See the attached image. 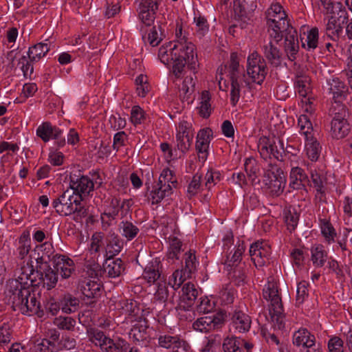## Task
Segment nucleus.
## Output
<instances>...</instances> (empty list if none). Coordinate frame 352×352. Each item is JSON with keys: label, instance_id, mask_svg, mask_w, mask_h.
Instances as JSON below:
<instances>
[{"label": "nucleus", "instance_id": "obj_1", "mask_svg": "<svg viewBox=\"0 0 352 352\" xmlns=\"http://www.w3.org/2000/svg\"><path fill=\"white\" fill-rule=\"evenodd\" d=\"M58 274L50 265H37L36 270L30 273L23 272L19 276L21 280L12 283L6 292L8 302L11 304L14 311H19L25 315L38 312L40 302L34 293L31 292L29 286H43L47 290L54 288L58 281Z\"/></svg>", "mask_w": 352, "mask_h": 352}, {"label": "nucleus", "instance_id": "obj_2", "mask_svg": "<svg viewBox=\"0 0 352 352\" xmlns=\"http://www.w3.org/2000/svg\"><path fill=\"white\" fill-rule=\"evenodd\" d=\"M158 56L162 63L168 65L173 61V74L175 78L183 77L186 72V65L190 71L196 74L199 66L195 45L183 38L176 41H170L163 45L160 49Z\"/></svg>", "mask_w": 352, "mask_h": 352}, {"label": "nucleus", "instance_id": "obj_3", "mask_svg": "<svg viewBox=\"0 0 352 352\" xmlns=\"http://www.w3.org/2000/svg\"><path fill=\"white\" fill-rule=\"evenodd\" d=\"M270 38L276 43L285 38L284 48L290 60L296 59L299 45L296 30L289 24L286 12L272 17H266Z\"/></svg>", "mask_w": 352, "mask_h": 352}, {"label": "nucleus", "instance_id": "obj_4", "mask_svg": "<svg viewBox=\"0 0 352 352\" xmlns=\"http://www.w3.org/2000/svg\"><path fill=\"white\" fill-rule=\"evenodd\" d=\"M263 183L267 192L272 197H278L283 192L286 177L276 162H270L265 168Z\"/></svg>", "mask_w": 352, "mask_h": 352}, {"label": "nucleus", "instance_id": "obj_5", "mask_svg": "<svg viewBox=\"0 0 352 352\" xmlns=\"http://www.w3.org/2000/svg\"><path fill=\"white\" fill-rule=\"evenodd\" d=\"M263 296L265 300L270 301L269 311L272 321L277 324L278 329L283 328L284 310L276 283L269 280L263 288Z\"/></svg>", "mask_w": 352, "mask_h": 352}, {"label": "nucleus", "instance_id": "obj_6", "mask_svg": "<svg viewBox=\"0 0 352 352\" xmlns=\"http://www.w3.org/2000/svg\"><path fill=\"white\" fill-rule=\"evenodd\" d=\"M281 150H284L283 140L275 137L262 136L258 142V151L261 157L268 163L273 162L272 159L283 160Z\"/></svg>", "mask_w": 352, "mask_h": 352}, {"label": "nucleus", "instance_id": "obj_7", "mask_svg": "<svg viewBox=\"0 0 352 352\" xmlns=\"http://www.w3.org/2000/svg\"><path fill=\"white\" fill-rule=\"evenodd\" d=\"M81 199L74 195L72 190H66L52 201V206L60 216H69L83 208L79 207Z\"/></svg>", "mask_w": 352, "mask_h": 352}, {"label": "nucleus", "instance_id": "obj_8", "mask_svg": "<svg viewBox=\"0 0 352 352\" xmlns=\"http://www.w3.org/2000/svg\"><path fill=\"white\" fill-rule=\"evenodd\" d=\"M330 113L333 116L331 122V134L333 138L342 139L346 137L350 131V125L345 118L346 110L342 104H338V109L332 107Z\"/></svg>", "mask_w": 352, "mask_h": 352}, {"label": "nucleus", "instance_id": "obj_9", "mask_svg": "<svg viewBox=\"0 0 352 352\" xmlns=\"http://www.w3.org/2000/svg\"><path fill=\"white\" fill-rule=\"evenodd\" d=\"M246 71L253 82L261 85L264 82L268 69L265 59L257 52L248 56Z\"/></svg>", "mask_w": 352, "mask_h": 352}, {"label": "nucleus", "instance_id": "obj_10", "mask_svg": "<svg viewBox=\"0 0 352 352\" xmlns=\"http://www.w3.org/2000/svg\"><path fill=\"white\" fill-rule=\"evenodd\" d=\"M113 258H107L103 265V273L107 274L109 278H116L120 276L124 271L123 261L120 258L113 260ZM90 272L89 274L91 277H98L101 276L102 270L98 263H94L90 266Z\"/></svg>", "mask_w": 352, "mask_h": 352}, {"label": "nucleus", "instance_id": "obj_11", "mask_svg": "<svg viewBox=\"0 0 352 352\" xmlns=\"http://www.w3.org/2000/svg\"><path fill=\"white\" fill-rule=\"evenodd\" d=\"M36 135L45 142H49L50 139L54 140V144L58 148L63 147L66 143L63 131L49 122H44L38 126Z\"/></svg>", "mask_w": 352, "mask_h": 352}, {"label": "nucleus", "instance_id": "obj_12", "mask_svg": "<svg viewBox=\"0 0 352 352\" xmlns=\"http://www.w3.org/2000/svg\"><path fill=\"white\" fill-rule=\"evenodd\" d=\"M292 344L299 348L300 352H305L317 347L315 336L306 328H300L292 336Z\"/></svg>", "mask_w": 352, "mask_h": 352}, {"label": "nucleus", "instance_id": "obj_13", "mask_svg": "<svg viewBox=\"0 0 352 352\" xmlns=\"http://www.w3.org/2000/svg\"><path fill=\"white\" fill-rule=\"evenodd\" d=\"M250 255L256 267H263L268 261L271 252L265 241H256L250 248Z\"/></svg>", "mask_w": 352, "mask_h": 352}, {"label": "nucleus", "instance_id": "obj_14", "mask_svg": "<svg viewBox=\"0 0 352 352\" xmlns=\"http://www.w3.org/2000/svg\"><path fill=\"white\" fill-rule=\"evenodd\" d=\"M229 315L231 320L230 327L235 332L243 333L249 331L252 324V319L248 314L236 308L230 312Z\"/></svg>", "mask_w": 352, "mask_h": 352}, {"label": "nucleus", "instance_id": "obj_15", "mask_svg": "<svg viewBox=\"0 0 352 352\" xmlns=\"http://www.w3.org/2000/svg\"><path fill=\"white\" fill-rule=\"evenodd\" d=\"M69 186L74 195L82 199V196H86L94 190V184L87 176L78 177L70 176Z\"/></svg>", "mask_w": 352, "mask_h": 352}, {"label": "nucleus", "instance_id": "obj_16", "mask_svg": "<svg viewBox=\"0 0 352 352\" xmlns=\"http://www.w3.org/2000/svg\"><path fill=\"white\" fill-rule=\"evenodd\" d=\"M53 267L60 275L61 279H68L75 273L76 267L74 262L67 256H55L54 257Z\"/></svg>", "mask_w": 352, "mask_h": 352}, {"label": "nucleus", "instance_id": "obj_17", "mask_svg": "<svg viewBox=\"0 0 352 352\" xmlns=\"http://www.w3.org/2000/svg\"><path fill=\"white\" fill-rule=\"evenodd\" d=\"M327 89L332 99L336 103V107L338 109V104H342V102L346 99L348 94V87L338 78H332L327 81Z\"/></svg>", "mask_w": 352, "mask_h": 352}, {"label": "nucleus", "instance_id": "obj_18", "mask_svg": "<svg viewBox=\"0 0 352 352\" xmlns=\"http://www.w3.org/2000/svg\"><path fill=\"white\" fill-rule=\"evenodd\" d=\"M222 314L204 316L198 318L192 324L195 330L200 332H208L212 329H219L223 324Z\"/></svg>", "mask_w": 352, "mask_h": 352}, {"label": "nucleus", "instance_id": "obj_19", "mask_svg": "<svg viewBox=\"0 0 352 352\" xmlns=\"http://www.w3.org/2000/svg\"><path fill=\"white\" fill-rule=\"evenodd\" d=\"M198 296V290L195 285L190 282L185 283L179 296V307L184 311L188 310L194 305Z\"/></svg>", "mask_w": 352, "mask_h": 352}, {"label": "nucleus", "instance_id": "obj_20", "mask_svg": "<svg viewBox=\"0 0 352 352\" xmlns=\"http://www.w3.org/2000/svg\"><path fill=\"white\" fill-rule=\"evenodd\" d=\"M212 131L210 128H204L197 133L195 148L199 154V158L205 161L208 156V149Z\"/></svg>", "mask_w": 352, "mask_h": 352}, {"label": "nucleus", "instance_id": "obj_21", "mask_svg": "<svg viewBox=\"0 0 352 352\" xmlns=\"http://www.w3.org/2000/svg\"><path fill=\"white\" fill-rule=\"evenodd\" d=\"M132 204L133 201L131 199H124L121 203L120 199L112 197L104 212L109 214L110 216L111 215L116 217L120 210L121 216L124 217L126 216L130 211Z\"/></svg>", "mask_w": 352, "mask_h": 352}, {"label": "nucleus", "instance_id": "obj_22", "mask_svg": "<svg viewBox=\"0 0 352 352\" xmlns=\"http://www.w3.org/2000/svg\"><path fill=\"white\" fill-rule=\"evenodd\" d=\"M123 241L113 232H109L104 237V245L107 258H113L118 254L123 248Z\"/></svg>", "mask_w": 352, "mask_h": 352}, {"label": "nucleus", "instance_id": "obj_23", "mask_svg": "<svg viewBox=\"0 0 352 352\" xmlns=\"http://www.w3.org/2000/svg\"><path fill=\"white\" fill-rule=\"evenodd\" d=\"M78 288L83 296L87 298H96L101 294V285L89 278H85L80 280Z\"/></svg>", "mask_w": 352, "mask_h": 352}, {"label": "nucleus", "instance_id": "obj_24", "mask_svg": "<svg viewBox=\"0 0 352 352\" xmlns=\"http://www.w3.org/2000/svg\"><path fill=\"white\" fill-rule=\"evenodd\" d=\"M289 175V186L295 190L302 189L309 183L308 176L304 170L298 166H293Z\"/></svg>", "mask_w": 352, "mask_h": 352}, {"label": "nucleus", "instance_id": "obj_25", "mask_svg": "<svg viewBox=\"0 0 352 352\" xmlns=\"http://www.w3.org/2000/svg\"><path fill=\"white\" fill-rule=\"evenodd\" d=\"M38 256L36 258L37 265H49V262L54 263V257L60 254H54V250L52 243H44L37 247Z\"/></svg>", "mask_w": 352, "mask_h": 352}, {"label": "nucleus", "instance_id": "obj_26", "mask_svg": "<svg viewBox=\"0 0 352 352\" xmlns=\"http://www.w3.org/2000/svg\"><path fill=\"white\" fill-rule=\"evenodd\" d=\"M262 52L264 56L271 65L274 67H278L280 65L282 53L271 41L263 45Z\"/></svg>", "mask_w": 352, "mask_h": 352}, {"label": "nucleus", "instance_id": "obj_27", "mask_svg": "<svg viewBox=\"0 0 352 352\" xmlns=\"http://www.w3.org/2000/svg\"><path fill=\"white\" fill-rule=\"evenodd\" d=\"M161 265L160 261L157 258L152 260L146 266L144 272L143 277L149 283H154L155 281L161 279Z\"/></svg>", "mask_w": 352, "mask_h": 352}, {"label": "nucleus", "instance_id": "obj_28", "mask_svg": "<svg viewBox=\"0 0 352 352\" xmlns=\"http://www.w3.org/2000/svg\"><path fill=\"white\" fill-rule=\"evenodd\" d=\"M61 310L65 314H71L76 311L79 308L80 300L69 293L64 294L59 297Z\"/></svg>", "mask_w": 352, "mask_h": 352}, {"label": "nucleus", "instance_id": "obj_29", "mask_svg": "<svg viewBox=\"0 0 352 352\" xmlns=\"http://www.w3.org/2000/svg\"><path fill=\"white\" fill-rule=\"evenodd\" d=\"M305 151L308 158L312 162L318 160L321 153V146L316 138L311 135L306 137Z\"/></svg>", "mask_w": 352, "mask_h": 352}, {"label": "nucleus", "instance_id": "obj_30", "mask_svg": "<svg viewBox=\"0 0 352 352\" xmlns=\"http://www.w3.org/2000/svg\"><path fill=\"white\" fill-rule=\"evenodd\" d=\"M148 322L145 319L140 320L131 328L129 336L134 341H144L146 338Z\"/></svg>", "mask_w": 352, "mask_h": 352}, {"label": "nucleus", "instance_id": "obj_31", "mask_svg": "<svg viewBox=\"0 0 352 352\" xmlns=\"http://www.w3.org/2000/svg\"><path fill=\"white\" fill-rule=\"evenodd\" d=\"M87 334L89 340L96 346H98L101 351L103 350V346L107 345L109 337L105 335V333L97 329L90 328L87 330Z\"/></svg>", "mask_w": 352, "mask_h": 352}, {"label": "nucleus", "instance_id": "obj_32", "mask_svg": "<svg viewBox=\"0 0 352 352\" xmlns=\"http://www.w3.org/2000/svg\"><path fill=\"white\" fill-rule=\"evenodd\" d=\"M302 47L307 50H314L318 46V30L316 28H311L307 34L303 33L300 35Z\"/></svg>", "mask_w": 352, "mask_h": 352}, {"label": "nucleus", "instance_id": "obj_33", "mask_svg": "<svg viewBox=\"0 0 352 352\" xmlns=\"http://www.w3.org/2000/svg\"><path fill=\"white\" fill-rule=\"evenodd\" d=\"M158 340L160 346L166 349L170 347H183V350L187 351L190 347L186 342L184 340H179L178 338L168 335L160 336Z\"/></svg>", "mask_w": 352, "mask_h": 352}, {"label": "nucleus", "instance_id": "obj_34", "mask_svg": "<svg viewBox=\"0 0 352 352\" xmlns=\"http://www.w3.org/2000/svg\"><path fill=\"white\" fill-rule=\"evenodd\" d=\"M196 83L195 74L190 71L188 75H186L183 80L182 87L179 88L180 96H183L184 99H188L189 96L195 91Z\"/></svg>", "mask_w": 352, "mask_h": 352}, {"label": "nucleus", "instance_id": "obj_35", "mask_svg": "<svg viewBox=\"0 0 352 352\" xmlns=\"http://www.w3.org/2000/svg\"><path fill=\"white\" fill-rule=\"evenodd\" d=\"M172 192V186H162V184L157 182L151 192L152 204L160 203L165 197L171 195Z\"/></svg>", "mask_w": 352, "mask_h": 352}, {"label": "nucleus", "instance_id": "obj_36", "mask_svg": "<svg viewBox=\"0 0 352 352\" xmlns=\"http://www.w3.org/2000/svg\"><path fill=\"white\" fill-rule=\"evenodd\" d=\"M129 349V343L124 339L118 338L108 340L107 345L104 347L102 352H128Z\"/></svg>", "mask_w": 352, "mask_h": 352}, {"label": "nucleus", "instance_id": "obj_37", "mask_svg": "<svg viewBox=\"0 0 352 352\" xmlns=\"http://www.w3.org/2000/svg\"><path fill=\"white\" fill-rule=\"evenodd\" d=\"M50 51L47 43H39L29 48L28 56L31 61H38Z\"/></svg>", "mask_w": 352, "mask_h": 352}, {"label": "nucleus", "instance_id": "obj_38", "mask_svg": "<svg viewBox=\"0 0 352 352\" xmlns=\"http://www.w3.org/2000/svg\"><path fill=\"white\" fill-rule=\"evenodd\" d=\"M119 230L123 237L128 241L135 239L140 232V229L132 222L129 221H122L119 225Z\"/></svg>", "mask_w": 352, "mask_h": 352}, {"label": "nucleus", "instance_id": "obj_39", "mask_svg": "<svg viewBox=\"0 0 352 352\" xmlns=\"http://www.w3.org/2000/svg\"><path fill=\"white\" fill-rule=\"evenodd\" d=\"M199 100V106L197 107L198 113L201 117L207 118L210 116L212 111L209 91H203Z\"/></svg>", "mask_w": 352, "mask_h": 352}, {"label": "nucleus", "instance_id": "obj_40", "mask_svg": "<svg viewBox=\"0 0 352 352\" xmlns=\"http://www.w3.org/2000/svg\"><path fill=\"white\" fill-rule=\"evenodd\" d=\"M31 248V240L29 232H23L19 239V247L17 251L21 259L28 255Z\"/></svg>", "mask_w": 352, "mask_h": 352}, {"label": "nucleus", "instance_id": "obj_41", "mask_svg": "<svg viewBox=\"0 0 352 352\" xmlns=\"http://www.w3.org/2000/svg\"><path fill=\"white\" fill-rule=\"evenodd\" d=\"M231 80V90H230V100L232 105H236L240 98L241 87L244 82L245 85H249V82L247 79H230Z\"/></svg>", "mask_w": 352, "mask_h": 352}, {"label": "nucleus", "instance_id": "obj_42", "mask_svg": "<svg viewBox=\"0 0 352 352\" xmlns=\"http://www.w3.org/2000/svg\"><path fill=\"white\" fill-rule=\"evenodd\" d=\"M185 267L182 270L185 277H190L196 271L198 262L194 252L189 251L184 254Z\"/></svg>", "mask_w": 352, "mask_h": 352}, {"label": "nucleus", "instance_id": "obj_43", "mask_svg": "<svg viewBox=\"0 0 352 352\" xmlns=\"http://www.w3.org/2000/svg\"><path fill=\"white\" fill-rule=\"evenodd\" d=\"M230 79H246L243 72L240 71V65L236 53H232L230 60Z\"/></svg>", "mask_w": 352, "mask_h": 352}, {"label": "nucleus", "instance_id": "obj_44", "mask_svg": "<svg viewBox=\"0 0 352 352\" xmlns=\"http://www.w3.org/2000/svg\"><path fill=\"white\" fill-rule=\"evenodd\" d=\"M327 254L321 245L311 248V260L314 265L322 267L326 261Z\"/></svg>", "mask_w": 352, "mask_h": 352}, {"label": "nucleus", "instance_id": "obj_45", "mask_svg": "<svg viewBox=\"0 0 352 352\" xmlns=\"http://www.w3.org/2000/svg\"><path fill=\"white\" fill-rule=\"evenodd\" d=\"M295 88L300 96L309 97L311 91L309 78L307 76L298 77L295 82Z\"/></svg>", "mask_w": 352, "mask_h": 352}, {"label": "nucleus", "instance_id": "obj_46", "mask_svg": "<svg viewBox=\"0 0 352 352\" xmlns=\"http://www.w3.org/2000/svg\"><path fill=\"white\" fill-rule=\"evenodd\" d=\"M243 340L232 336L223 340L222 348L224 352H239Z\"/></svg>", "mask_w": 352, "mask_h": 352}, {"label": "nucleus", "instance_id": "obj_47", "mask_svg": "<svg viewBox=\"0 0 352 352\" xmlns=\"http://www.w3.org/2000/svg\"><path fill=\"white\" fill-rule=\"evenodd\" d=\"M182 242L175 236L170 239V247L167 254L168 260L174 261L179 258L182 251Z\"/></svg>", "mask_w": 352, "mask_h": 352}, {"label": "nucleus", "instance_id": "obj_48", "mask_svg": "<svg viewBox=\"0 0 352 352\" xmlns=\"http://www.w3.org/2000/svg\"><path fill=\"white\" fill-rule=\"evenodd\" d=\"M244 168L248 177L254 182L260 170L257 161L254 157L247 158L244 163Z\"/></svg>", "mask_w": 352, "mask_h": 352}, {"label": "nucleus", "instance_id": "obj_49", "mask_svg": "<svg viewBox=\"0 0 352 352\" xmlns=\"http://www.w3.org/2000/svg\"><path fill=\"white\" fill-rule=\"evenodd\" d=\"M54 324L60 329L73 331L76 324V321L69 316H60L54 318Z\"/></svg>", "mask_w": 352, "mask_h": 352}, {"label": "nucleus", "instance_id": "obj_50", "mask_svg": "<svg viewBox=\"0 0 352 352\" xmlns=\"http://www.w3.org/2000/svg\"><path fill=\"white\" fill-rule=\"evenodd\" d=\"M244 252V248L243 245H239L234 250L231 257L228 256L225 265L227 267H230V270H232V267H239V265L241 263L242 254Z\"/></svg>", "mask_w": 352, "mask_h": 352}, {"label": "nucleus", "instance_id": "obj_51", "mask_svg": "<svg viewBox=\"0 0 352 352\" xmlns=\"http://www.w3.org/2000/svg\"><path fill=\"white\" fill-rule=\"evenodd\" d=\"M325 32L326 35L333 41H336L339 38L341 31L336 25L334 16H331L329 19L326 25Z\"/></svg>", "mask_w": 352, "mask_h": 352}, {"label": "nucleus", "instance_id": "obj_52", "mask_svg": "<svg viewBox=\"0 0 352 352\" xmlns=\"http://www.w3.org/2000/svg\"><path fill=\"white\" fill-rule=\"evenodd\" d=\"M161 25H154L148 33V39L153 47L157 46L162 41L163 37Z\"/></svg>", "mask_w": 352, "mask_h": 352}, {"label": "nucleus", "instance_id": "obj_53", "mask_svg": "<svg viewBox=\"0 0 352 352\" xmlns=\"http://www.w3.org/2000/svg\"><path fill=\"white\" fill-rule=\"evenodd\" d=\"M170 296L167 283L164 280L160 281L157 283V289L155 294V298L162 302H165L170 298Z\"/></svg>", "mask_w": 352, "mask_h": 352}, {"label": "nucleus", "instance_id": "obj_54", "mask_svg": "<svg viewBox=\"0 0 352 352\" xmlns=\"http://www.w3.org/2000/svg\"><path fill=\"white\" fill-rule=\"evenodd\" d=\"M298 125L300 128V132L305 136V138L312 135L311 132L313 131V127L307 116H300L298 120Z\"/></svg>", "mask_w": 352, "mask_h": 352}, {"label": "nucleus", "instance_id": "obj_55", "mask_svg": "<svg viewBox=\"0 0 352 352\" xmlns=\"http://www.w3.org/2000/svg\"><path fill=\"white\" fill-rule=\"evenodd\" d=\"M192 139L193 135H176L177 148L183 153H185L191 146Z\"/></svg>", "mask_w": 352, "mask_h": 352}, {"label": "nucleus", "instance_id": "obj_56", "mask_svg": "<svg viewBox=\"0 0 352 352\" xmlns=\"http://www.w3.org/2000/svg\"><path fill=\"white\" fill-rule=\"evenodd\" d=\"M186 278L184 276L182 270H177L173 273L167 284L171 286L173 291H175L181 286Z\"/></svg>", "mask_w": 352, "mask_h": 352}, {"label": "nucleus", "instance_id": "obj_57", "mask_svg": "<svg viewBox=\"0 0 352 352\" xmlns=\"http://www.w3.org/2000/svg\"><path fill=\"white\" fill-rule=\"evenodd\" d=\"M321 231L323 236L329 242L334 241L336 233L329 221L325 219L321 221Z\"/></svg>", "mask_w": 352, "mask_h": 352}, {"label": "nucleus", "instance_id": "obj_58", "mask_svg": "<svg viewBox=\"0 0 352 352\" xmlns=\"http://www.w3.org/2000/svg\"><path fill=\"white\" fill-rule=\"evenodd\" d=\"M309 283L305 280L300 282L297 286L296 302L301 305L308 297Z\"/></svg>", "mask_w": 352, "mask_h": 352}, {"label": "nucleus", "instance_id": "obj_59", "mask_svg": "<svg viewBox=\"0 0 352 352\" xmlns=\"http://www.w3.org/2000/svg\"><path fill=\"white\" fill-rule=\"evenodd\" d=\"M201 175L199 173H196L192 177L187 190V195L189 197H192L199 192L201 188Z\"/></svg>", "mask_w": 352, "mask_h": 352}, {"label": "nucleus", "instance_id": "obj_60", "mask_svg": "<svg viewBox=\"0 0 352 352\" xmlns=\"http://www.w3.org/2000/svg\"><path fill=\"white\" fill-rule=\"evenodd\" d=\"M299 219L298 214L294 210H288L285 212V220L287 226V228L292 231L298 225Z\"/></svg>", "mask_w": 352, "mask_h": 352}, {"label": "nucleus", "instance_id": "obj_61", "mask_svg": "<svg viewBox=\"0 0 352 352\" xmlns=\"http://www.w3.org/2000/svg\"><path fill=\"white\" fill-rule=\"evenodd\" d=\"M173 173L168 168L164 169L160 175L158 183L162 184V186H172L175 187L177 181H173Z\"/></svg>", "mask_w": 352, "mask_h": 352}, {"label": "nucleus", "instance_id": "obj_62", "mask_svg": "<svg viewBox=\"0 0 352 352\" xmlns=\"http://www.w3.org/2000/svg\"><path fill=\"white\" fill-rule=\"evenodd\" d=\"M156 11L153 9L147 11L146 10H138V15L142 22L147 26L151 25L155 19Z\"/></svg>", "mask_w": 352, "mask_h": 352}, {"label": "nucleus", "instance_id": "obj_63", "mask_svg": "<svg viewBox=\"0 0 352 352\" xmlns=\"http://www.w3.org/2000/svg\"><path fill=\"white\" fill-rule=\"evenodd\" d=\"M230 274H232V278L236 285H243L245 280V274L243 267L239 266L230 270Z\"/></svg>", "mask_w": 352, "mask_h": 352}, {"label": "nucleus", "instance_id": "obj_64", "mask_svg": "<svg viewBox=\"0 0 352 352\" xmlns=\"http://www.w3.org/2000/svg\"><path fill=\"white\" fill-rule=\"evenodd\" d=\"M343 340L337 336L331 338L328 342V349L329 352H343Z\"/></svg>", "mask_w": 352, "mask_h": 352}]
</instances>
